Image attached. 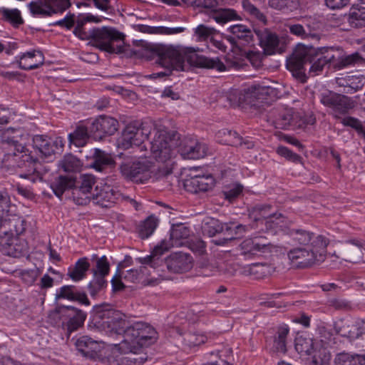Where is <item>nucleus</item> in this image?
Listing matches in <instances>:
<instances>
[{"instance_id": "obj_1", "label": "nucleus", "mask_w": 365, "mask_h": 365, "mask_svg": "<svg viewBox=\"0 0 365 365\" xmlns=\"http://www.w3.org/2000/svg\"><path fill=\"white\" fill-rule=\"evenodd\" d=\"M150 51L156 58V64L172 71H184L185 61L191 66L215 68L219 71H223L226 68L225 64L218 58H210L200 56L191 48L156 44L151 46Z\"/></svg>"}, {"instance_id": "obj_2", "label": "nucleus", "mask_w": 365, "mask_h": 365, "mask_svg": "<svg viewBox=\"0 0 365 365\" xmlns=\"http://www.w3.org/2000/svg\"><path fill=\"white\" fill-rule=\"evenodd\" d=\"M29 135L20 129L8 128L1 135L4 149L8 150L4 158V162L8 165L25 169L19 173V177L31 180L32 182L41 181V174L35 168L36 160L28 153L26 143Z\"/></svg>"}, {"instance_id": "obj_3", "label": "nucleus", "mask_w": 365, "mask_h": 365, "mask_svg": "<svg viewBox=\"0 0 365 365\" xmlns=\"http://www.w3.org/2000/svg\"><path fill=\"white\" fill-rule=\"evenodd\" d=\"M307 63H312L309 73H313V76L322 71L327 64L317 53V48L299 44L292 55L287 60V68L297 80L305 83L307 76L304 65Z\"/></svg>"}, {"instance_id": "obj_4", "label": "nucleus", "mask_w": 365, "mask_h": 365, "mask_svg": "<svg viewBox=\"0 0 365 365\" xmlns=\"http://www.w3.org/2000/svg\"><path fill=\"white\" fill-rule=\"evenodd\" d=\"M169 248L170 245L165 240H163L159 245L154 247L150 255L145 257H140L137 259L139 263L148 264L154 269L165 264L169 271L175 273L187 272L192 267V258L188 254L175 252L171 254L165 261L161 259V256L167 252Z\"/></svg>"}, {"instance_id": "obj_5", "label": "nucleus", "mask_w": 365, "mask_h": 365, "mask_svg": "<svg viewBox=\"0 0 365 365\" xmlns=\"http://www.w3.org/2000/svg\"><path fill=\"white\" fill-rule=\"evenodd\" d=\"M329 240L319 235L312 242V247H297L288 252L292 265L298 268H307L325 259Z\"/></svg>"}, {"instance_id": "obj_6", "label": "nucleus", "mask_w": 365, "mask_h": 365, "mask_svg": "<svg viewBox=\"0 0 365 365\" xmlns=\"http://www.w3.org/2000/svg\"><path fill=\"white\" fill-rule=\"evenodd\" d=\"M179 134L165 129L158 130L150 143V154L158 161L165 163L174 154L173 148L178 145Z\"/></svg>"}, {"instance_id": "obj_7", "label": "nucleus", "mask_w": 365, "mask_h": 365, "mask_svg": "<svg viewBox=\"0 0 365 365\" xmlns=\"http://www.w3.org/2000/svg\"><path fill=\"white\" fill-rule=\"evenodd\" d=\"M158 339V332L150 324L137 322L128 325L125 331L123 342L132 344V346H148L155 343Z\"/></svg>"}, {"instance_id": "obj_8", "label": "nucleus", "mask_w": 365, "mask_h": 365, "mask_svg": "<svg viewBox=\"0 0 365 365\" xmlns=\"http://www.w3.org/2000/svg\"><path fill=\"white\" fill-rule=\"evenodd\" d=\"M94 320L103 327L110 329L111 332L125 335V331L129 322L125 319L124 314L113 309H103L102 307H96Z\"/></svg>"}, {"instance_id": "obj_9", "label": "nucleus", "mask_w": 365, "mask_h": 365, "mask_svg": "<svg viewBox=\"0 0 365 365\" xmlns=\"http://www.w3.org/2000/svg\"><path fill=\"white\" fill-rule=\"evenodd\" d=\"M240 250L242 255L252 257L277 253L279 247L266 237L256 235L244 240L240 245Z\"/></svg>"}, {"instance_id": "obj_10", "label": "nucleus", "mask_w": 365, "mask_h": 365, "mask_svg": "<svg viewBox=\"0 0 365 365\" xmlns=\"http://www.w3.org/2000/svg\"><path fill=\"white\" fill-rule=\"evenodd\" d=\"M91 35L93 45L101 51L110 53L123 52L121 46L113 45L114 41L123 39V35L115 29L106 26L96 28L91 30Z\"/></svg>"}, {"instance_id": "obj_11", "label": "nucleus", "mask_w": 365, "mask_h": 365, "mask_svg": "<svg viewBox=\"0 0 365 365\" xmlns=\"http://www.w3.org/2000/svg\"><path fill=\"white\" fill-rule=\"evenodd\" d=\"M320 102L331 110L330 113L334 118H341L355 106V101L347 96L327 91L321 95Z\"/></svg>"}, {"instance_id": "obj_12", "label": "nucleus", "mask_w": 365, "mask_h": 365, "mask_svg": "<svg viewBox=\"0 0 365 365\" xmlns=\"http://www.w3.org/2000/svg\"><path fill=\"white\" fill-rule=\"evenodd\" d=\"M94 203L103 207H110L119 201H130L138 209V202L128 196L123 195L118 190L108 184L96 185L95 192L92 195Z\"/></svg>"}, {"instance_id": "obj_13", "label": "nucleus", "mask_w": 365, "mask_h": 365, "mask_svg": "<svg viewBox=\"0 0 365 365\" xmlns=\"http://www.w3.org/2000/svg\"><path fill=\"white\" fill-rule=\"evenodd\" d=\"M150 133V128L138 121L129 123L123 131L118 146L123 149H128L134 145L144 143Z\"/></svg>"}, {"instance_id": "obj_14", "label": "nucleus", "mask_w": 365, "mask_h": 365, "mask_svg": "<svg viewBox=\"0 0 365 365\" xmlns=\"http://www.w3.org/2000/svg\"><path fill=\"white\" fill-rule=\"evenodd\" d=\"M122 175L135 182L144 183L153 178V166L148 160L123 163L120 167Z\"/></svg>"}, {"instance_id": "obj_15", "label": "nucleus", "mask_w": 365, "mask_h": 365, "mask_svg": "<svg viewBox=\"0 0 365 365\" xmlns=\"http://www.w3.org/2000/svg\"><path fill=\"white\" fill-rule=\"evenodd\" d=\"M364 245L363 240L350 239L341 243L333 255L351 263L365 262Z\"/></svg>"}, {"instance_id": "obj_16", "label": "nucleus", "mask_w": 365, "mask_h": 365, "mask_svg": "<svg viewBox=\"0 0 365 365\" xmlns=\"http://www.w3.org/2000/svg\"><path fill=\"white\" fill-rule=\"evenodd\" d=\"M230 35L227 40L235 47L242 50L243 47L254 44V35L251 29L244 24H237L228 28Z\"/></svg>"}, {"instance_id": "obj_17", "label": "nucleus", "mask_w": 365, "mask_h": 365, "mask_svg": "<svg viewBox=\"0 0 365 365\" xmlns=\"http://www.w3.org/2000/svg\"><path fill=\"white\" fill-rule=\"evenodd\" d=\"M118 125L115 118L102 115L93 121L89 133L95 139H102L104 136L113 135L118 130Z\"/></svg>"}, {"instance_id": "obj_18", "label": "nucleus", "mask_w": 365, "mask_h": 365, "mask_svg": "<svg viewBox=\"0 0 365 365\" xmlns=\"http://www.w3.org/2000/svg\"><path fill=\"white\" fill-rule=\"evenodd\" d=\"M29 225V223L24 217L15 214H10L9 212L7 216L0 224V229L1 230V235L0 236L9 235L8 237H20L26 232Z\"/></svg>"}, {"instance_id": "obj_19", "label": "nucleus", "mask_w": 365, "mask_h": 365, "mask_svg": "<svg viewBox=\"0 0 365 365\" xmlns=\"http://www.w3.org/2000/svg\"><path fill=\"white\" fill-rule=\"evenodd\" d=\"M0 236V244L4 247L7 255L20 258L28 255L29 247L27 242L16 236Z\"/></svg>"}, {"instance_id": "obj_20", "label": "nucleus", "mask_w": 365, "mask_h": 365, "mask_svg": "<svg viewBox=\"0 0 365 365\" xmlns=\"http://www.w3.org/2000/svg\"><path fill=\"white\" fill-rule=\"evenodd\" d=\"M95 183V178L91 175H83L81 178L80 185L74 186L73 188V197L74 201L78 205H84L90 201L91 197L88 195Z\"/></svg>"}, {"instance_id": "obj_21", "label": "nucleus", "mask_w": 365, "mask_h": 365, "mask_svg": "<svg viewBox=\"0 0 365 365\" xmlns=\"http://www.w3.org/2000/svg\"><path fill=\"white\" fill-rule=\"evenodd\" d=\"M255 33L265 55H272L278 51L279 38L275 33L267 29L255 30Z\"/></svg>"}, {"instance_id": "obj_22", "label": "nucleus", "mask_w": 365, "mask_h": 365, "mask_svg": "<svg viewBox=\"0 0 365 365\" xmlns=\"http://www.w3.org/2000/svg\"><path fill=\"white\" fill-rule=\"evenodd\" d=\"M207 147L205 144L193 139H185L180 145L179 152L183 158L199 159L206 155Z\"/></svg>"}, {"instance_id": "obj_23", "label": "nucleus", "mask_w": 365, "mask_h": 365, "mask_svg": "<svg viewBox=\"0 0 365 365\" xmlns=\"http://www.w3.org/2000/svg\"><path fill=\"white\" fill-rule=\"evenodd\" d=\"M84 157L87 159H93L92 167L98 171H103L106 166L115 164V160L110 154H108L98 148H91L90 152H87V149L80 150Z\"/></svg>"}, {"instance_id": "obj_24", "label": "nucleus", "mask_w": 365, "mask_h": 365, "mask_svg": "<svg viewBox=\"0 0 365 365\" xmlns=\"http://www.w3.org/2000/svg\"><path fill=\"white\" fill-rule=\"evenodd\" d=\"M214 186V179L211 176H195L186 179L184 182L185 190L192 193L205 192Z\"/></svg>"}, {"instance_id": "obj_25", "label": "nucleus", "mask_w": 365, "mask_h": 365, "mask_svg": "<svg viewBox=\"0 0 365 365\" xmlns=\"http://www.w3.org/2000/svg\"><path fill=\"white\" fill-rule=\"evenodd\" d=\"M19 67L23 70L36 69L44 63V56L41 51L33 50L22 53L19 57Z\"/></svg>"}, {"instance_id": "obj_26", "label": "nucleus", "mask_w": 365, "mask_h": 365, "mask_svg": "<svg viewBox=\"0 0 365 365\" xmlns=\"http://www.w3.org/2000/svg\"><path fill=\"white\" fill-rule=\"evenodd\" d=\"M64 317L67 320L66 323L67 331L68 333H71L83 327L86 319V314L74 307L67 306Z\"/></svg>"}, {"instance_id": "obj_27", "label": "nucleus", "mask_w": 365, "mask_h": 365, "mask_svg": "<svg viewBox=\"0 0 365 365\" xmlns=\"http://www.w3.org/2000/svg\"><path fill=\"white\" fill-rule=\"evenodd\" d=\"M269 86H262L259 84H255L249 87L244 93H239V104L245 103L246 104L255 106V100L263 99L262 97L269 93L270 90Z\"/></svg>"}, {"instance_id": "obj_28", "label": "nucleus", "mask_w": 365, "mask_h": 365, "mask_svg": "<svg viewBox=\"0 0 365 365\" xmlns=\"http://www.w3.org/2000/svg\"><path fill=\"white\" fill-rule=\"evenodd\" d=\"M76 346L84 356L89 358H95L101 350L99 343L87 336L78 339Z\"/></svg>"}, {"instance_id": "obj_29", "label": "nucleus", "mask_w": 365, "mask_h": 365, "mask_svg": "<svg viewBox=\"0 0 365 365\" xmlns=\"http://www.w3.org/2000/svg\"><path fill=\"white\" fill-rule=\"evenodd\" d=\"M75 286H63L56 294V299H66L70 301H77L82 304L89 305L90 302L85 292L75 291Z\"/></svg>"}, {"instance_id": "obj_30", "label": "nucleus", "mask_w": 365, "mask_h": 365, "mask_svg": "<svg viewBox=\"0 0 365 365\" xmlns=\"http://www.w3.org/2000/svg\"><path fill=\"white\" fill-rule=\"evenodd\" d=\"M130 351L120 359L121 365H142L148 359L146 353L142 348L132 346V344H125Z\"/></svg>"}, {"instance_id": "obj_31", "label": "nucleus", "mask_w": 365, "mask_h": 365, "mask_svg": "<svg viewBox=\"0 0 365 365\" xmlns=\"http://www.w3.org/2000/svg\"><path fill=\"white\" fill-rule=\"evenodd\" d=\"M312 362L315 365H327L331 359V354L328 349V344L323 340L315 339L313 349Z\"/></svg>"}, {"instance_id": "obj_32", "label": "nucleus", "mask_w": 365, "mask_h": 365, "mask_svg": "<svg viewBox=\"0 0 365 365\" xmlns=\"http://www.w3.org/2000/svg\"><path fill=\"white\" fill-rule=\"evenodd\" d=\"M210 17L220 25H224L229 21L242 19L236 10L230 8H218L210 10Z\"/></svg>"}, {"instance_id": "obj_33", "label": "nucleus", "mask_w": 365, "mask_h": 365, "mask_svg": "<svg viewBox=\"0 0 365 365\" xmlns=\"http://www.w3.org/2000/svg\"><path fill=\"white\" fill-rule=\"evenodd\" d=\"M272 206L267 204H257L249 210V217L256 222L255 228H259V224L264 225L265 220L272 214Z\"/></svg>"}, {"instance_id": "obj_34", "label": "nucleus", "mask_w": 365, "mask_h": 365, "mask_svg": "<svg viewBox=\"0 0 365 365\" xmlns=\"http://www.w3.org/2000/svg\"><path fill=\"white\" fill-rule=\"evenodd\" d=\"M287 224V219L282 213L272 212L264 225L267 231L277 234L279 232H284Z\"/></svg>"}, {"instance_id": "obj_35", "label": "nucleus", "mask_w": 365, "mask_h": 365, "mask_svg": "<svg viewBox=\"0 0 365 365\" xmlns=\"http://www.w3.org/2000/svg\"><path fill=\"white\" fill-rule=\"evenodd\" d=\"M75 182L76 178L73 176L60 175L51 183V188L58 197H61L66 190L73 188Z\"/></svg>"}, {"instance_id": "obj_36", "label": "nucleus", "mask_w": 365, "mask_h": 365, "mask_svg": "<svg viewBox=\"0 0 365 365\" xmlns=\"http://www.w3.org/2000/svg\"><path fill=\"white\" fill-rule=\"evenodd\" d=\"M230 231V227L227 225L222 224L218 220L212 217H205L202 225V230L204 235L209 237L215 236L224 230Z\"/></svg>"}, {"instance_id": "obj_37", "label": "nucleus", "mask_w": 365, "mask_h": 365, "mask_svg": "<svg viewBox=\"0 0 365 365\" xmlns=\"http://www.w3.org/2000/svg\"><path fill=\"white\" fill-rule=\"evenodd\" d=\"M28 7L34 16H50L53 14L60 13L43 0L32 1L28 4Z\"/></svg>"}, {"instance_id": "obj_38", "label": "nucleus", "mask_w": 365, "mask_h": 365, "mask_svg": "<svg viewBox=\"0 0 365 365\" xmlns=\"http://www.w3.org/2000/svg\"><path fill=\"white\" fill-rule=\"evenodd\" d=\"M289 235L295 244L303 245L304 247H312L313 241L319 235L302 229L292 230L290 231Z\"/></svg>"}, {"instance_id": "obj_39", "label": "nucleus", "mask_w": 365, "mask_h": 365, "mask_svg": "<svg viewBox=\"0 0 365 365\" xmlns=\"http://www.w3.org/2000/svg\"><path fill=\"white\" fill-rule=\"evenodd\" d=\"M87 257L80 258L73 268L68 269V275L75 282L80 281L86 277V272L90 268Z\"/></svg>"}, {"instance_id": "obj_40", "label": "nucleus", "mask_w": 365, "mask_h": 365, "mask_svg": "<svg viewBox=\"0 0 365 365\" xmlns=\"http://www.w3.org/2000/svg\"><path fill=\"white\" fill-rule=\"evenodd\" d=\"M348 21L355 28L365 26V3L354 6L349 14Z\"/></svg>"}, {"instance_id": "obj_41", "label": "nucleus", "mask_w": 365, "mask_h": 365, "mask_svg": "<svg viewBox=\"0 0 365 365\" xmlns=\"http://www.w3.org/2000/svg\"><path fill=\"white\" fill-rule=\"evenodd\" d=\"M88 129L84 125H78L74 131L68 135L70 143L76 147L85 146L90 135H92L91 133H88Z\"/></svg>"}, {"instance_id": "obj_42", "label": "nucleus", "mask_w": 365, "mask_h": 365, "mask_svg": "<svg viewBox=\"0 0 365 365\" xmlns=\"http://www.w3.org/2000/svg\"><path fill=\"white\" fill-rule=\"evenodd\" d=\"M218 141L220 143L231 145L239 146L242 145V138L235 131L227 129L219 130L216 135Z\"/></svg>"}, {"instance_id": "obj_43", "label": "nucleus", "mask_w": 365, "mask_h": 365, "mask_svg": "<svg viewBox=\"0 0 365 365\" xmlns=\"http://www.w3.org/2000/svg\"><path fill=\"white\" fill-rule=\"evenodd\" d=\"M33 141L35 147L45 156H50L55 152L53 142L47 136L36 135Z\"/></svg>"}, {"instance_id": "obj_44", "label": "nucleus", "mask_w": 365, "mask_h": 365, "mask_svg": "<svg viewBox=\"0 0 365 365\" xmlns=\"http://www.w3.org/2000/svg\"><path fill=\"white\" fill-rule=\"evenodd\" d=\"M289 332V329L287 325H282L278 327L274 338L273 344V348L276 351L284 354L287 351L286 339Z\"/></svg>"}, {"instance_id": "obj_45", "label": "nucleus", "mask_w": 365, "mask_h": 365, "mask_svg": "<svg viewBox=\"0 0 365 365\" xmlns=\"http://www.w3.org/2000/svg\"><path fill=\"white\" fill-rule=\"evenodd\" d=\"M0 18L4 21L9 22L14 26H18L24 23L21 12L17 9L1 8Z\"/></svg>"}, {"instance_id": "obj_46", "label": "nucleus", "mask_w": 365, "mask_h": 365, "mask_svg": "<svg viewBox=\"0 0 365 365\" xmlns=\"http://www.w3.org/2000/svg\"><path fill=\"white\" fill-rule=\"evenodd\" d=\"M241 5L245 12L248 15L262 22L263 24H267V19L266 16L252 4L251 0H241Z\"/></svg>"}, {"instance_id": "obj_47", "label": "nucleus", "mask_w": 365, "mask_h": 365, "mask_svg": "<svg viewBox=\"0 0 365 365\" xmlns=\"http://www.w3.org/2000/svg\"><path fill=\"white\" fill-rule=\"evenodd\" d=\"M315 346V340L311 338L297 336L295 339V349L302 354L311 355Z\"/></svg>"}, {"instance_id": "obj_48", "label": "nucleus", "mask_w": 365, "mask_h": 365, "mask_svg": "<svg viewBox=\"0 0 365 365\" xmlns=\"http://www.w3.org/2000/svg\"><path fill=\"white\" fill-rule=\"evenodd\" d=\"M274 271L275 267L267 263H255L250 267V273L259 279L271 275Z\"/></svg>"}, {"instance_id": "obj_49", "label": "nucleus", "mask_w": 365, "mask_h": 365, "mask_svg": "<svg viewBox=\"0 0 365 365\" xmlns=\"http://www.w3.org/2000/svg\"><path fill=\"white\" fill-rule=\"evenodd\" d=\"M96 258V266L92 269L93 275L106 277L110 271V264L106 256L97 257L96 255H93V259Z\"/></svg>"}, {"instance_id": "obj_50", "label": "nucleus", "mask_w": 365, "mask_h": 365, "mask_svg": "<svg viewBox=\"0 0 365 365\" xmlns=\"http://www.w3.org/2000/svg\"><path fill=\"white\" fill-rule=\"evenodd\" d=\"M361 356V354L342 352L336 356L334 363L336 365H359Z\"/></svg>"}, {"instance_id": "obj_51", "label": "nucleus", "mask_w": 365, "mask_h": 365, "mask_svg": "<svg viewBox=\"0 0 365 365\" xmlns=\"http://www.w3.org/2000/svg\"><path fill=\"white\" fill-rule=\"evenodd\" d=\"M158 219L151 215L148 217L140 225L139 235L143 239L150 237L158 225Z\"/></svg>"}, {"instance_id": "obj_52", "label": "nucleus", "mask_w": 365, "mask_h": 365, "mask_svg": "<svg viewBox=\"0 0 365 365\" xmlns=\"http://www.w3.org/2000/svg\"><path fill=\"white\" fill-rule=\"evenodd\" d=\"M108 282L105 277L93 275V279L88 285V289L91 297H96L100 292L106 288Z\"/></svg>"}, {"instance_id": "obj_53", "label": "nucleus", "mask_w": 365, "mask_h": 365, "mask_svg": "<svg viewBox=\"0 0 365 365\" xmlns=\"http://www.w3.org/2000/svg\"><path fill=\"white\" fill-rule=\"evenodd\" d=\"M363 62L364 58L358 52H356L339 58L338 62L334 66L338 69H341L349 66L361 63Z\"/></svg>"}, {"instance_id": "obj_54", "label": "nucleus", "mask_w": 365, "mask_h": 365, "mask_svg": "<svg viewBox=\"0 0 365 365\" xmlns=\"http://www.w3.org/2000/svg\"><path fill=\"white\" fill-rule=\"evenodd\" d=\"M59 165L65 172H74L79 168L80 160L74 155L68 154L64 155Z\"/></svg>"}, {"instance_id": "obj_55", "label": "nucleus", "mask_w": 365, "mask_h": 365, "mask_svg": "<svg viewBox=\"0 0 365 365\" xmlns=\"http://www.w3.org/2000/svg\"><path fill=\"white\" fill-rule=\"evenodd\" d=\"M339 119L344 126H349L355 129L358 133L365 139V130L363 128L361 122L359 119L351 116L345 118L341 117Z\"/></svg>"}, {"instance_id": "obj_56", "label": "nucleus", "mask_w": 365, "mask_h": 365, "mask_svg": "<svg viewBox=\"0 0 365 365\" xmlns=\"http://www.w3.org/2000/svg\"><path fill=\"white\" fill-rule=\"evenodd\" d=\"M67 306H60L49 312L48 322L51 325L58 324L61 320L65 319L64 314L66 313Z\"/></svg>"}, {"instance_id": "obj_57", "label": "nucleus", "mask_w": 365, "mask_h": 365, "mask_svg": "<svg viewBox=\"0 0 365 365\" xmlns=\"http://www.w3.org/2000/svg\"><path fill=\"white\" fill-rule=\"evenodd\" d=\"M243 190L240 184H233L228 187H225L222 191L224 197L230 202H232L242 193Z\"/></svg>"}, {"instance_id": "obj_58", "label": "nucleus", "mask_w": 365, "mask_h": 365, "mask_svg": "<svg viewBox=\"0 0 365 365\" xmlns=\"http://www.w3.org/2000/svg\"><path fill=\"white\" fill-rule=\"evenodd\" d=\"M276 152L280 156L294 163H301L302 157L284 146L277 147Z\"/></svg>"}, {"instance_id": "obj_59", "label": "nucleus", "mask_w": 365, "mask_h": 365, "mask_svg": "<svg viewBox=\"0 0 365 365\" xmlns=\"http://www.w3.org/2000/svg\"><path fill=\"white\" fill-rule=\"evenodd\" d=\"M216 33L214 28L206 26L203 24L199 25L195 29V34L201 41H210V37Z\"/></svg>"}, {"instance_id": "obj_60", "label": "nucleus", "mask_w": 365, "mask_h": 365, "mask_svg": "<svg viewBox=\"0 0 365 365\" xmlns=\"http://www.w3.org/2000/svg\"><path fill=\"white\" fill-rule=\"evenodd\" d=\"M190 236V230L183 225H179L173 227L170 232V238L173 240H180L186 239Z\"/></svg>"}, {"instance_id": "obj_61", "label": "nucleus", "mask_w": 365, "mask_h": 365, "mask_svg": "<svg viewBox=\"0 0 365 365\" xmlns=\"http://www.w3.org/2000/svg\"><path fill=\"white\" fill-rule=\"evenodd\" d=\"M39 274L40 271L37 268L23 270L20 272V277L21 279L28 285L33 284Z\"/></svg>"}, {"instance_id": "obj_62", "label": "nucleus", "mask_w": 365, "mask_h": 365, "mask_svg": "<svg viewBox=\"0 0 365 365\" xmlns=\"http://www.w3.org/2000/svg\"><path fill=\"white\" fill-rule=\"evenodd\" d=\"M317 50L327 63L334 62L336 58V53L339 52V50L334 47H322L317 48Z\"/></svg>"}, {"instance_id": "obj_63", "label": "nucleus", "mask_w": 365, "mask_h": 365, "mask_svg": "<svg viewBox=\"0 0 365 365\" xmlns=\"http://www.w3.org/2000/svg\"><path fill=\"white\" fill-rule=\"evenodd\" d=\"M10 200L9 196L0 192V224L3 220L7 216L9 212Z\"/></svg>"}, {"instance_id": "obj_64", "label": "nucleus", "mask_w": 365, "mask_h": 365, "mask_svg": "<svg viewBox=\"0 0 365 365\" xmlns=\"http://www.w3.org/2000/svg\"><path fill=\"white\" fill-rule=\"evenodd\" d=\"M185 340L189 346H195L204 344L207 341V336L204 334L190 333L187 334Z\"/></svg>"}]
</instances>
